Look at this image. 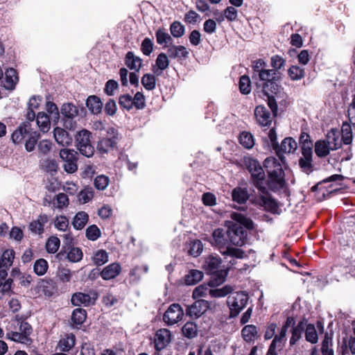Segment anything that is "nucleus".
<instances>
[{"mask_svg":"<svg viewBox=\"0 0 355 355\" xmlns=\"http://www.w3.org/2000/svg\"><path fill=\"white\" fill-rule=\"evenodd\" d=\"M75 341V336L72 334H68L60 339L58 343V347L61 351L67 352L74 346Z\"/></svg>","mask_w":355,"mask_h":355,"instance_id":"e433bc0d","label":"nucleus"},{"mask_svg":"<svg viewBox=\"0 0 355 355\" xmlns=\"http://www.w3.org/2000/svg\"><path fill=\"white\" fill-rule=\"evenodd\" d=\"M287 140L288 138H284L280 145L277 144L273 148L277 155L283 164L286 162V157L288 154L287 151Z\"/></svg>","mask_w":355,"mask_h":355,"instance_id":"79ce46f5","label":"nucleus"},{"mask_svg":"<svg viewBox=\"0 0 355 355\" xmlns=\"http://www.w3.org/2000/svg\"><path fill=\"white\" fill-rule=\"evenodd\" d=\"M295 320L293 318L290 317V325H292L291 338H290V345L295 344L299 340L302 334L305 332L307 324V320L303 318L296 326H295Z\"/></svg>","mask_w":355,"mask_h":355,"instance_id":"2eb2a0df","label":"nucleus"},{"mask_svg":"<svg viewBox=\"0 0 355 355\" xmlns=\"http://www.w3.org/2000/svg\"><path fill=\"white\" fill-rule=\"evenodd\" d=\"M258 76L259 80L262 82L263 92L266 91V89L270 86L272 93L277 94L279 92V87L277 85V87L274 86L281 78L279 72L273 69H264Z\"/></svg>","mask_w":355,"mask_h":355,"instance_id":"6e6552de","label":"nucleus"},{"mask_svg":"<svg viewBox=\"0 0 355 355\" xmlns=\"http://www.w3.org/2000/svg\"><path fill=\"white\" fill-rule=\"evenodd\" d=\"M42 166L46 172L52 174L56 173L58 169V164L54 159H46L42 162Z\"/></svg>","mask_w":355,"mask_h":355,"instance_id":"69168bd1","label":"nucleus"},{"mask_svg":"<svg viewBox=\"0 0 355 355\" xmlns=\"http://www.w3.org/2000/svg\"><path fill=\"white\" fill-rule=\"evenodd\" d=\"M352 124L348 121H345L343 123L342 128H341V132H342V141L345 145H349L352 143L353 136H352Z\"/></svg>","mask_w":355,"mask_h":355,"instance_id":"58836bf2","label":"nucleus"},{"mask_svg":"<svg viewBox=\"0 0 355 355\" xmlns=\"http://www.w3.org/2000/svg\"><path fill=\"white\" fill-rule=\"evenodd\" d=\"M240 144L248 149L252 148L254 145V139L252 135L248 132H243L239 137Z\"/></svg>","mask_w":355,"mask_h":355,"instance_id":"09e8293b","label":"nucleus"},{"mask_svg":"<svg viewBox=\"0 0 355 355\" xmlns=\"http://www.w3.org/2000/svg\"><path fill=\"white\" fill-rule=\"evenodd\" d=\"M55 141L62 146H68L72 144V137L64 129L57 127L53 130Z\"/></svg>","mask_w":355,"mask_h":355,"instance_id":"412c9836","label":"nucleus"},{"mask_svg":"<svg viewBox=\"0 0 355 355\" xmlns=\"http://www.w3.org/2000/svg\"><path fill=\"white\" fill-rule=\"evenodd\" d=\"M64 254H67V259L73 263H76L80 261L83 259V252L80 248L69 246V248H64L63 249V252H60L57 254V257L59 259H62V257L64 256Z\"/></svg>","mask_w":355,"mask_h":355,"instance_id":"f3484780","label":"nucleus"},{"mask_svg":"<svg viewBox=\"0 0 355 355\" xmlns=\"http://www.w3.org/2000/svg\"><path fill=\"white\" fill-rule=\"evenodd\" d=\"M86 105L93 114H98L102 110L103 103L99 98L96 96H90L87 98Z\"/></svg>","mask_w":355,"mask_h":355,"instance_id":"7c9ffc66","label":"nucleus"},{"mask_svg":"<svg viewBox=\"0 0 355 355\" xmlns=\"http://www.w3.org/2000/svg\"><path fill=\"white\" fill-rule=\"evenodd\" d=\"M239 89L243 94H248L251 91V82L248 76H243L239 80Z\"/></svg>","mask_w":355,"mask_h":355,"instance_id":"052dcab7","label":"nucleus"},{"mask_svg":"<svg viewBox=\"0 0 355 355\" xmlns=\"http://www.w3.org/2000/svg\"><path fill=\"white\" fill-rule=\"evenodd\" d=\"M156 40L159 44L162 45L170 43L172 38L164 29L159 28L156 32Z\"/></svg>","mask_w":355,"mask_h":355,"instance_id":"bf43d9fd","label":"nucleus"},{"mask_svg":"<svg viewBox=\"0 0 355 355\" xmlns=\"http://www.w3.org/2000/svg\"><path fill=\"white\" fill-rule=\"evenodd\" d=\"M242 337L248 343L254 342L259 338L256 326L252 324L245 325L241 331Z\"/></svg>","mask_w":355,"mask_h":355,"instance_id":"cd10ccee","label":"nucleus"},{"mask_svg":"<svg viewBox=\"0 0 355 355\" xmlns=\"http://www.w3.org/2000/svg\"><path fill=\"white\" fill-rule=\"evenodd\" d=\"M232 197L234 201L241 204L248 200V193L245 189L236 187L232 191Z\"/></svg>","mask_w":355,"mask_h":355,"instance_id":"37998d69","label":"nucleus"},{"mask_svg":"<svg viewBox=\"0 0 355 355\" xmlns=\"http://www.w3.org/2000/svg\"><path fill=\"white\" fill-rule=\"evenodd\" d=\"M60 158L64 162L63 168L67 173H73L78 170V153L73 149L62 148L59 152Z\"/></svg>","mask_w":355,"mask_h":355,"instance_id":"423d86ee","label":"nucleus"},{"mask_svg":"<svg viewBox=\"0 0 355 355\" xmlns=\"http://www.w3.org/2000/svg\"><path fill=\"white\" fill-rule=\"evenodd\" d=\"M203 250V245L200 240H194L190 242L189 253L194 257H198Z\"/></svg>","mask_w":355,"mask_h":355,"instance_id":"603ef678","label":"nucleus"},{"mask_svg":"<svg viewBox=\"0 0 355 355\" xmlns=\"http://www.w3.org/2000/svg\"><path fill=\"white\" fill-rule=\"evenodd\" d=\"M210 290L207 285L201 284L193 290L192 296L194 299L205 297L209 294Z\"/></svg>","mask_w":355,"mask_h":355,"instance_id":"338daca9","label":"nucleus"},{"mask_svg":"<svg viewBox=\"0 0 355 355\" xmlns=\"http://www.w3.org/2000/svg\"><path fill=\"white\" fill-rule=\"evenodd\" d=\"M110 183V179L105 175H100L94 179V187L96 189L103 191L105 190Z\"/></svg>","mask_w":355,"mask_h":355,"instance_id":"4d7b16f0","label":"nucleus"},{"mask_svg":"<svg viewBox=\"0 0 355 355\" xmlns=\"http://www.w3.org/2000/svg\"><path fill=\"white\" fill-rule=\"evenodd\" d=\"M306 340L311 344H315L318 340V336L313 324H306V327L304 332Z\"/></svg>","mask_w":355,"mask_h":355,"instance_id":"a19ab883","label":"nucleus"},{"mask_svg":"<svg viewBox=\"0 0 355 355\" xmlns=\"http://www.w3.org/2000/svg\"><path fill=\"white\" fill-rule=\"evenodd\" d=\"M86 311L80 308L73 310L71 315V320L76 324H83L86 319Z\"/></svg>","mask_w":355,"mask_h":355,"instance_id":"6e6d98bb","label":"nucleus"},{"mask_svg":"<svg viewBox=\"0 0 355 355\" xmlns=\"http://www.w3.org/2000/svg\"><path fill=\"white\" fill-rule=\"evenodd\" d=\"M248 300V295L244 292H236L227 297V304L230 309V316H236L245 306Z\"/></svg>","mask_w":355,"mask_h":355,"instance_id":"0eeeda50","label":"nucleus"},{"mask_svg":"<svg viewBox=\"0 0 355 355\" xmlns=\"http://www.w3.org/2000/svg\"><path fill=\"white\" fill-rule=\"evenodd\" d=\"M288 324V318L286 319L284 327L279 336H275L270 344L266 355H277L275 349H281L285 345L286 342V335L287 331V325Z\"/></svg>","mask_w":355,"mask_h":355,"instance_id":"4468645a","label":"nucleus"},{"mask_svg":"<svg viewBox=\"0 0 355 355\" xmlns=\"http://www.w3.org/2000/svg\"><path fill=\"white\" fill-rule=\"evenodd\" d=\"M15 254V251L12 249L4 250L0 259V268H9L13 263Z\"/></svg>","mask_w":355,"mask_h":355,"instance_id":"2f4dec72","label":"nucleus"},{"mask_svg":"<svg viewBox=\"0 0 355 355\" xmlns=\"http://www.w3.org/2000/svg\"><path fill=\"white\" fill-rule=\"evenodd\" d=\"M257 122L261 126H268L270 124L272 118L270 113L263 105H258L254 110Z\"/></svg>","mask_w":355,"mask_h":355,"instance_id":"a211bd4d","label":"nucleus"},{"mask_svg":"<svg viewBox=\"0 0 355 355\" xmlns=\"http://www.w3.org/2000/svg\"><path fill=\"white\" fill-rule=\"evenodd\" d=\"M125 64L129 69L139 71L142 66V60L129 51L125 55Z\"/></svg>","mask_w":355,"mask_h":355,"instance_id":"c756f323","label":"nucleus"},{"mask_svg":"<svg viewBox=\"0 0 355 355\" xmlns=\"http://www.w3.org/2000/svg\"><path fill=\"white\" fill-rule=\"evenodd\" d=\"M168 56L172 59H182L189 57V52L184 46L170 45L167 50Z\"/></svg>","mask_w":355,"mask_h":355,"instance_id":"393cba45","label":"nucleus"},{"mask_svg":"<svg viewBox=\"0 0 355 355\" xmlns=\"http://www.w3.org/2000/svg\"><path fill=\"white\" fill-rule=\"evenodd\" d=\"M51 120V117L44 112H38L36 116V123L41 132L45 133L49 130Z\"/></svg>","mask_w":355,"mask_h":355,"instance_id":"a878e982","label":"nucleus"},{"mask_svg":"<svg viewBox=\"0 0 355 355\" xmlns=\"http://www.w3.org/2000/svg\"><path fill=\"white\" fill-rule=\"evenodd\" d=\"M47 221L48 217L46 215H40L36 220L30 223L29 229L33 233L40 234L44 232V225Z\"/></svg>","mask_w":355,"mask_h":355,"instance_id":"c85d7f7f","label":"nucleus"},{"mask_svg":"<svg viewBox=\"0 0 355 355\" xmlns=\"http://www.w3.org/2000/svg\"><path fill=\"white\" fill-rule=\"evenodd\" d=\"M243 163L252 175L254 186L259 191L264 193L265 174L259 162L251 157H244ZM263 166L268 175L266 181L268 186L272 190L282 188L285 183L282 165L275 157H270L264 160Z\"/></svg>","mask_w":355,"mask_h":355,"instance_id":"f257e3e1","label":"nucleus"},{"mask_svg":"<svg viewBox=\"0 0 355 355\" xmlns=\"http://www.w3.org/2000/svg\"><path fill=\"white\" fill-rule=\"evenodd\" d=\"M212 245L218 248L223 255L236 259H243L245 257V252L240 248L229 247V239L227 231L222 228L216 229L212 234Z\"/></svg>","mask_w":355,"mask_h":355,"instance_id":"7ed1b4c3","label":"nucleus"},{"mask_svg":"<svg viewBox=\"0 0 355 355\" xmlns=\"http://www.w3.org/2000/svg\"><path fill=\"white\" fill-rule=\"evenodd\" d=\"M169 65V60L166 54L161 53L157 55L155 64L153 67V73L160 76L163 71L166 69Z\"/></svg>","mask_w":355,"mask_h":355,"instance_id":"b1692460","label":"nucleus"},{"mask_svg":"<svg viewBox=\"0 0 355 355\" xmlns=\"http://www.w3.org/2000/svg\"><path fill=\"white\" fill-rule=\"evenodd\" d=\"M184 315V311L179 304H172L163 315V320L168 325H173L180 321Z\"/></svg>","mask_w":355,"mask_h":355,"instance_id":"9b49d317","label":"nucleus"},{"mask_svg":"<svg viewBox=\"0 0 355 355\" xmlns=\"http://www.w3.org/2000/svg\"><path fill=\"white\" fill-rule=\"evenodd\" d=\"M332 336L333 333L329 334L326 332L324 339L322 342L321 352L322 355H334L332 347Z\"/></svg>","mask_w":355,"mask_h":355,"instance_id":"c9c22d12","label":"nucleus"},{"mask_svg":"<svg viewBox=\"0 0 355 355\" xmlns=\"http://www.w3.org/2000/svg\"><path fill=\"white\" fill-rule=\"evenodd\" d=\"M345 178L343 175L340 174H334L332 175L313 185L311 188V191L318 193L319 195L320 193H322V196L325 195V192H327V189H326L324 187H322L323 183L331 182H338L343 181Z\"/></svg>","mask_w":355,"mask_h":355,"instance_id":"6ab92c4d","label":"nucleus"},{"mask_svg":"<svg viewBox=\"0 0 355 355\" xmlns=\"http://www.w3.org/2000/svg\"><path fill=\"white\" fill-rule=\"evenodd\" d=\"M171 33L174 37H180L184 33V26L178 21H175L171 25Z\"/></svg>","mask_w":355,"mask_h":355,"instance_id":"774afa93","label":"nucleus"},{"mask_svg":"<svg viewBox=\"0 0 355 355\" xmlns=\"http://www.w3.org/2000/svg\"><path fill=\"white\" fill-rule=\"evenodd\" d=\"M203 272L198 270H191L184 277L187 285H194L201 281L203 278Z\"/></svg>","mask_w":355,"mask_h":355,"instance_id":"4c0bfd02","label":"nucleus"},{"mask_svg":"<svg viewBox=\"0 0 355 355\" xmlns=\"http://www.w3.org/2000/svg\"><path fill=\"white\" fill-rule=\"evenodd\" d=\"M5 87L8 89H13L18 82V76L15 69L10 68L5 73Z\"/></svg>","mask_w":355,"mask_h":355,"instance_id":"473e14b6","label":"nucleus"},{"mask_svg":"<svg viewBox=\"0 0 355 355\" xmlns=\"http://www.w3.org/2000/svg\"><path fill=\"white\" fill-rule=\"evenodd\" d=\"M96 299L97 294L94 291H90L88 293H76L71 297V303L74 306H87L94 304Z\"/></svg>","mask_w":355,"mask_h":355,"instance_id":"ddd939ff","label":"nucleus"},{"mask_svg":"<svg viewBox=\"0 0 355 355\" xmlns=\"http://www.w3.org/2000/svg\"><path fill=\"white\" fill-rule=\"evenodd\" d=\"M220 264L221 259L218 255L210 254L204 258L202 268L207 272L214 275L211 280V285H220L225 279L227 272L225 270L218 271Z\"/></svg>","mask_w":355,"mask_h":355,"instance_id":"20e7f679","label":"nucleus"},{"mask_svg":"<svg viewBox=\"0 0 355 355\" xmlns=\"http://www.w3.org/2000/svg\"><path fill=\"white\" fill-rule=\"evenodd\" d=\"M54 205L58 209H62L69 205L68 196L63 193H60L56 195Z\"/></svg>","mask_w":355,"mask_h":355,"instance_id":"e2e57ef3","label":"nucleus"},{"mask_svg":"<svg viewBox=\"0 0 355 355\" xmlns=\"http://www.w3.org/2000/svg\"><path fill=\"white\" fill-rule=\"evenodd\" d=\"M32 334V327L26 322L20 324L19 331H9L6 337L15 342L27 344L31 342L30 336Z\"/></svg>","mask_w":355,"mask_h":355,"instance_id":"1a4fd4ad","label":"nucleus"},{"mask_svg":"<svg viewBox=\"0 0 355 355\" xmlns=\"http://www.w3.org/2000/svg\"><path fill=\"white\" fill-rule=\"evenodd\" d=\"M60 245V241L57 236L49 237L46 242V249L49 253H55Z\"/></svg>","mask_w":355,"mask_h":355,"instance_id":"8fccbe9b","label":"nucleus"},{"mask_svg":"<svg viewBox=\"0 0 355 355\" xmlns=\"http://www.w3.org/2000/svg\"><path fill=\"white\" fill-rule=\"evenodd\" d=\"M171 341V333L165 328L157 330L153 338V343L157 351L166 348Z\"/></svg>","mask_w":355,"mask_h":355,"instance_id":"f8f14e48","label":"nucleus"},{"mask_svg":"<svg viewBox=\"0 0 355 355\" xmlns=\"http://www.w3.org/2000/svg\"><path fill=\"white\" fill-rule=\"evenodd\" d=\"M331 150L326 140H318L315 143V153L318 157H327Z\"/></svg>","mask_w":355,"mask_h":355,"instance_id":"72a5a7b5","label":"nucleus"},{"mask_svg":"<svg viewBox=\"0 0 355 355\" xmlns=\"http://www.w3.org/2000/svg\"><path fill=\"white\" fill-rule=\"evenodd\" d=\"M45 108L50 114L53 123H57L60 119V112L57 105L51 101H46Z\"/></svg>","mask_w":355,"mask_h":355,"instance_id":"c03bdc74","label":"nucleus"},{"mask_svg":"<svg viewBox=\"0 0 355 355\" xmlns=\"http://www.w3.org/2000/svg\"><path fill=\"white\" fill-rule=\"evenodd\" d=\"M298 164L301 171L306 175H310L315 170L313 164V154L304 153L298 160Z\"/></svg>","mask_w":355,"mask_h":355,"instance_id":"aec40b11","label":"nucleus"},{"mask_svg":"<svg viewBox=\"0 0 355 355\" xmlns=\"http://www.w3.org/2000/svg\"><path fill=\"white\" fill-rule=\"evenodd\" d=\"M89 220L88 214L85 211L78 212L73 218L72 225L76 230H82Z\"/></svg>","mask_w":355,"mask_h":355,"instance_id":"f704fd0d","label":"nucleus"},{"mask_svg":"<svg viewBox=\"0 0 355 355\" xmlns=\"http://www.w3.org/2000/svg\"><path fill=\"white\" fill-rule=\"evenodd\" d=\"M155 74L146 73L141 78V84L147 90H153L156 86Z\"/></svg>","mask_w":355,"mask_h":355,"instance_id":"de8ad7c7","label":"nucleus"},{"mask_svg":"<svg viewBox=\"0 0 355 355\" xmlns=\"http://www.w3.org/2000/svg\"><path fill=\"white\" fill-rule=\"evenodd\" d=\"M182 331L186 337L191 338L196 336L198 329L194 322H188L182 327Z\"/></svg>","mask_w":355,"mask_h":355,"instance_id":"3c124183","label":"nucleus"},{"mask_svg":"<svg viewBox=\"0 0 355 355\" xmlns=\"http://www.w3.org/2000/svg\"><path fill=\"white\" fill-rule=\"evenodd\" d=\"M209 308L207 301L200 300L196 301L187 309V314L191 318H198L204 314Z\"/></svg>","mask_w":355,"mask_h":355,"instance_id":"dca6fc26","label":"nucleus"},{"mask_svg":"<svg viewBox=\"0 0 355 355\" xmlns=\"http://www.w3.org/2000/svg\"><path fill=\"white\" fill-rule=\"evenodd\" d=\"M94 197V191L92 188H85L78 196V200L80 203L85 204L90 201Z\"/></svg>","mask_w":355,"mask_h":355,"instance_id":"13d9d810","label":"nucleus"},{"mask_svg":"<svg viewBox=\"0 0 355 355\" xmlns=\"http://www.w3.org/2000/svg\"><path fill=\"white\" fill-rule=\"evenodd\" d=\"M49 268L48 262L44 259H37L33 265V270L38 276L44 275Z\"/></svg>","mask_w":355,"mask_h":355,"instance_id":"a18cd8bd","label":"nucleus"},{"mask_svg":"<svg viewBox=\"0 0 355 355\" xmlns=\"http://www.w3.org/2000/svg\"><path fill=\"white\" fill-rule=\"evenodd\" d=\"M339 131L337 129L331 128L326 135L327 144L331 148V150H336L341 147V142L339 140Z\"/></svg>","mask_w":355,"mask_h":355,"instance_id":"bb28decb","label":"nucleus"},{"mask_svg":"<svg viewBox=\"0 0 355 355\" xmlns=\"http://www.w3.org/2000/svg\"><path fill=\"white\" fill-rule=\"evenodd\" d=\"M231 218L237 223L229 227L227 230L229 243L234 245L242 246L245 243L247 239V232L243 226L251 229L253 227V223L243 214L236 212L232 213Z\"/></svg>","mask_w":355,"mask_h":355,"instance_id":"f03ea898","label":"nucleus"},{"mask_svg":"<svg viewBox=\"0 0 355 355\" xmlns=\"http://www.w3.org/2000/svg\"><path fill=\"white\" fill-rule=\"evenodd\" d=\"M53 225L58 230L65 232L69 227V220L65 216H58L54 219Z\"/></svg>","mask_w":355,"mask_h":355,"instance_id":"864d4df0","label":"nucleus"},{"mask_svg":"<svg viewBox=\"0 0 355 355\" xmlns=\"http://www.w3.org/2000/svg\"><path fill=\"white\" fill-rule=\"evenodd\" d=\"M92 261L95 265L102 266L108 261V254L104 250H98L94 252Z\"/></svg>","mask_w":355,"mask_h":355,"instance_id":"49530a36","label":"nucleus"},{"mask_svg":"<svg viewBox=\"0 0 355 355\" xmlns=\"http://www.w3.org/2000/svg\"><path fill=\"white\" fill-rule=\"evenodd\" d=\"M347 116L349 122L355 128V94L352 95V101L347 107Z\"/></svg>","mask_w":355,"mask_h":355,"instance_id":"0e129e2a","label":"nucleus"},{"mask_svg":"<svg viewBox=\"0 0 355 355\" xmlns=\"http://www.w3.org/2000/svg\"><path fill=\"white\" fill-rule=\"evenodd\" d=\"M61 113L65 117L72 119L78 114V110L73 104L65 103L61 107Z\"/></svg>","mask_w":355,"mask_h":355,"instance_id":"5fc2aeb1","label":"nucleus"},{"mask_svg":"<svg viewBox=\"0 0 355 355\" xmlns=\"http://www.w3.org/2000/svg\"><path fill=\"white\" fill-rule=\"evenodd\" d=\"M116 144L113 138H103L97 144V150L102 153H108L112 149Z\"/></svg>","mask_w":355,"mask_h":355,"instance_id":"ea45409f","label":"nucleus"},{"mask_svg":"<svg viewBox=\"0 0 355 355\" xmlns=\"http://www.w3.org/2000/svg\"><path fill=\"white\" fill-rule=\"evenodd\" d=\"M92 133L85 129L78 131L75 136L76 146L80 153L87 157H91L94 153V148L91 143Z\"/></svg>","mask_w":355,"mask_h":355,"instance_id":"39448f33","label":"nucleus"},{"mask_svg":"<svg viewBox=\"0 0 355 355\" xmlns=\"http://www.w3.org/2000/svg\"><path fill=\"white\" fill-rule=\"evenodd\" d=\"M30 130L31 125L29 123L24 122L12 132L11 135L12 141L15 144H20L24 140L25 137L29 134Z\"/></svg>","mask_w":355,"mask_h":355,"instance_id":"4be33fe9","label":"nucleus"},{"mask_svg":"<svg viewBox=\"0 0 355 355\" xmlns=\"http://www.w3.org/2000/svg\"><path fill=\"white\" fill-rule=\"evenodd\" d=\"M259 196L254 197L252 199L254 204L263 207L265 210L272 213H278V205L277 202L268 194L266 188L265 187L264 193L260 191Z\"/></svg>","mask_w":355,"mask_h":355,"instance_id":"9d476101","label":"nucleus"},{"mask_svg":"<svg viewBox=\"0 0 355 355\" xmlns=\"http://www.w3.org/2000/svg\"><path fill=\"white\" fill-rule=\"evenodd\" d=\"M100 229L95 225L89 226L86 229V236L89 240L96 241L101 236Z\"/></svg>","mask_w":355,"mask_h":355,"instance_id":"680f3d73","label":"nucleus"},{"mask_svg":"<svg viewBox=\"0 0 355 355\" xmlns=\"http://www.w3.org/2000/svg\"><path fill=\"white\" fill-rule=\"evenodd\" d=\"M121 270V266L118 263H112L103 269L101 277L105 280L112 279L119 275Z\"/></svg>","mask_w":355,"mask_h":355,"instance_id":"5701e85b","label":"nucleus"}]
</instances>
